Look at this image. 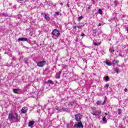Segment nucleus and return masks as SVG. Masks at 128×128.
Listing matches in <instances>:
<instances>
[{
	"label": "nucleus",
	"instance_id": "obj_1",
	"mask_svg": "<svg viewBox=\"0 0 128 128\" xmlns=\"http://www.w3.org/2000/svg\"><path fill=\"white\" fill-rule=\"evenodd\" d=\"M60 31L56 29L54 30L52 32V38H58L60 36Z\"/></svg>",
	"mask_w": 128,
	"mask_h": 128
},
{
	"label": "nucleus",
	"instance_id": "obj_2",
	"mask_svg": "<svg viewBox=\"0 0 128 128\" xmlns=\"http://www.w3.org/2000/svg\"><path fill=\"white\" fill-rule=\"evenodd\" d=\"M10 122H14V120H18V114H16V116H14V114L12 113H10L8 115V118Z\"/></svg>",
	"mask_w": 128,
	"mask_h": 128
},
{
	"label": "nucleus",
	"instance_id": "obj_3",
	"mask_svg": "<svg viewBox=\"0 0 128 128\" xmlns=\"http://www.w3.org/2000/svg\"><path fill=\"white\" fill-rule=\"evenodd\" d=\"M46 64V61H42V62H38L37 64V66H40V68H42V66H44Z\"/></svg>",
	"mask_w": 128,
	"mask_h": 128
},
{
	"label": "nucleus",
	"instance_id": "obj_4",
	"mask_svg": "<svg viewBox=\"0 0 128 128\" xmlns=\"http://www.w3.org/2000/svg\"><path fill=\"white\" fill-rule=\"evenodd\" d=\"M74 126H76L77 128H84V126L82 125V122H78V123L74 125Z\"/></svg>",
	"mask_w": 128,
	"mask_h": 128
},
{
	"label": "nucleus",
	"instance_id": "obj_5",
	"mask_svg": "<svg viewBox=\"0 0 128 128\" xmlns=\"http://www.w3.org/2000/svg\"><path fill=\"white\" fill-rule=\"evenodd\" d=\"M28 110V108L26 106L23 107L21 110L22 114H26Z\"/></svg>",
	"mask_w": 128,
	"mask_h": 128
},
{
	"label": "nucleus",
	"instance_id": "obj_6",
	"mask_svg": "<svg viewBox=\"0 0 128 128\" xmlns=\"http://www.w3.org/2000/svg\"><path fill=\"white\" fill-rule=\"evenodd\" d=\"M28 38H18V42H28Z\"/></svg>",
	"mask_w": 128,
	"mask_h": 128
},
{
	"label": "nucleus",
	"instance_id": "obj_7",
	"mask_svg": "<svg viewBox=\"0 0 128 128\" xmlns=\"http://www.w3.org/2000/svg\"><path fill=\"white\" fill-rule=\"evenodd\" d=\"M60 74H62V71H59L56 74V76H55L56 78H60Z\"/></svg>",
	"mask_w": 128,
	"mask_h": 128
},
{
	"label": "nucleus",
	"instance_id": "obj_8",
	"mask_svg": "<svg viewBox=\"0 0 128 128\" xmlns=\"http://www.w3.org/2000/svg\"><path fill=\"white\" fill-rule=\"evenodd\" d=\"M76 116V120L77 122H79V120H80V118H82V117L80 116V114H77L75 116Z\"/></svg>",
	"mask_w": 128,
	"mask_h": 128
},
{
	"label": "nucleus",
	"instance_id": "obj_9",
	"mask_svg": "<svg viewBox=\"0 0 128 128\" xmlns=\"http://www.w3.org/2000/svg\"><path fill=\"white\" fill-rule=\"evenodd\" d=\"M96 108L95 107H92V110H91V114H92L93 116H94V114H96Z\"/></svg>",
	"mask_w": 128,
	"mask_h": 128
},
{
	"label": "nucleus",
	"instance_id": "obj_10",
	"mask_svg": "<svg viewBox=\"0 0 128 128\" xmlns=\"http://www.w3.org/2000/svg\"><path fill=\"white\" fill-rule=\"evenodd\" d=\"M101 114H102V111H100V110H96V114H94L96 116H100Z\"/></svg>",
	"mask_w": 128,
	"mask_h": 128
},
{
	"label": "nucleus",
	"instance_id": "obj_11",
	"mask_svg": "<svg viewBox=\"0 0 128 128\" xmlns=\"http://www.w3.org/2000/svg\"><path fill=\"white\" fill-rule=\"evenodd\" d=\"M44 20H47V22H50V18L49 16H48L46 14H45L44 16Z\"/></svg>",
	"mask_w": 128,
	"mask_h": 128
},
{
	"label": "nucleus",
	"instance_id": "obj_12",
	"mask_svg": "<svg viewBox=\"0 0 128 128\" xmlns=\"http://www.w3.org/2000/svg\"><path fill=\"white\" fill-rule=\"evenodd\" d=\"M102 122L104 124H106V122H108V120H106V116L103 117L102 119Z\"/></svg>",
	"mask_w": 128,
	"mask_h": 128
},
{
	"label": "nucleus",
	"instance_id": "obj_13",
	"mask_svg": "<svg viewBox=\"0 0 128 128\" xmlns=\"http://www.w3.org/2000/svg\"><path fill=\"white\" fill-rule=\"evenodd\" d=\"M34 124V121H30L29 122L28 126L32 127V126Z\"/></svg>",
	"mask_w": 128,
	"mask_h": 128
},
{
	"label": "nucleus",
	"instance_id": "obj_14",
	"mask_svg": "<svg viewBox=\"0 0 128 128\" xmlns=\"http://www.w3.org/2000/svg\"><path fill=\"white\" fill-rule=\"evenodd\" d=\"M106 104V100H104L102 103V101H98L97 102V104Z\"/></svg>",
	"mask_w": 128,
	"mask_h": 128
},
{
	"label": "nucleus",
	"instance_id": "obj_15",
	"mask_svg": "<svg viewBox=\"0 0 128 128\" xmlns=\"http://www.w3.org/2000/svg\"><path fill=\"white\" fill-rule=\"evenodd\" d=\"M104 78L106 82H108V80H110V78L108 77V76H106Z\"/></svg>",
	"mask_w": 128,
	"mask_h": 128
},
{
	"label": "nucleus",
	"instance_id": "obj_16",
	"mask_svg": "<svg viewBox=\"0 0 128 128\" xmlns=\"http://www.w3.org/2000/svg\"><path fill=\"white\" fill-rule=\"evenodd\" d=\"M118 70H120V69H118V68H114V72H116V74H118Z\"/></svg>",
	"mask_w": 128,
	"mask_h": 128
},
{
	"label": "nucleus",
	"instance_id": "obj_17",
	"mask_svg": "<svg viewBox=\"0 0 128 128\" xmlns=\"http://www.w3.org/2000/svg\"><path fill=\"white\" fill-rule=\"evenodd\" d=\"M13 92H14V94H18V89H13Z\"/></svg>",
	"mask_w": 128,
	"mask_h": 128
},
{
	"label": "nucleus",
	"instance_id": "obj_18",
	"mask_svg": "<svg viewBox=\"0 0 128 128\" xmlns=\"http://www.w3.org/2000/svg\"><path fill=\"white\" fill-rule=\"evenodd\" d=\"M56 110H58L59 112H62V108L60 107H58L56 108Z\"/></svg>",
	"mask_w": 128,
	"mask_h": 128
},
{
	"label": "nucleus",
	"instance_id": "obj_19",
	"mask_svg": "<svg viewBox=\"0 0 128 128\" xmlns=\"http://www.w3.org/2000/svg\"><path fill=\"white\" fill-rule=\"evenodd\" d=\"M118 60H114L112 61L113 64H118Z\"/></svg>",
	"mask_w": 128,
	"mask_h": 128
},
{
	"label": "nucleus",
	"instance_id": "obj_20",
	"mask_svg": "<svg viewBox=\"0 0 128 128\" xmlns=\"http://www.w3.org/2000/svg\"><path fill=\"white\" fill-rule=\"evenodd\" d=\"M98 13L100 14H102V9H99L98 10Z\"/></svg>",
	"mask_w": 128,
	"mask_h": 128
},
{
	"label": "nucleus",
	"instance_id": "obj_21",
	"mask_svg": "<svg viewBox=\"0 0 128 128\" xmlns=\"http://www.w3.org/2000/svg\"><path fill=\"white\" fill-rule=\"evenodd\" d=\"M48 84H54V82H53L52 80H48Z\"/></svg>",
	"mask_w": 128,
	"mask_h": 128
},
{
	"label": "nucleus",
	"instance_id": "obj_22",
	"mask_svg": "<svg viewBox=\"0 0 128 128\" xmlns=\"http://www.w3.org/2000/svg\"><path fill=\"white\" fill-rule=\"evenodd\" d=\"M62 111L63 112H68V108H62Z\"/></svg>",
	"mask_w": 128,
	"mask_h": 128
},
{
	"label": "nucleus",
	"instance_id": "obj_23",
	"mask_svg": "<svg viewBox=\"0 0 128 128\" xmlns=\"http://www.w3.org/2000/svg\"><path fill=\"white\" fill-rule=\"evenodd\" d=\"M84 25H81L77 26V28H84Z\"/></svg>",
	"mask_w": 128,
	"mask_h": 128
},
{
	"label": "nucleus",
	"instance_id": "obj_24",
	"mask_svg": "<svg viewBox=\"0 0 128 128\" xmlns=\"http://www.w3.org/2000/svg\"><path fill=\"white\" fill-rule=\"evenodd\" d=\"M82 18H83L82 16H80L78 17V20H79V22L82 20Z\"/></svg>",
	"mask_w": 128,
	"mask_h": 128
},
{
	"label": "nucleus",
	"instance_id": "obj_25",
	"mask_svg": "<svg viewBox=\"0 0 128 128\" xmlns=\"http://www.w3.org/2000/svg\"><path fill=\"white\" fill-rule=\"evenodd\" d=\"M118 114H122V110H120V109H118Z\"/></svg>",
	"mask_w": 128,
	"mask_h": 128
},
{
	"label": "nucleus",
	"instance_id": "obj_26",
	"mask_svg": "<svg viewBox=\"0 0 128 128\" xmlns=\"http://www.w3.org/2000/svg\"><path fill=\"white\" fill-rule=\"evenodd\" d=\"M106 64L110 66H112V63H110L108 62H106Z\"/></svg>",
	"mask_w": 128,
	"mask_h": 128
},
{
	"label": "nucleus",
	"instance_id": "obj_27",
	"mask_svg": "<svg viewBox=\"0 0 128 128\" xmlns=\"http://www.w3.org/2000/svg\"><path fill=\"white\" fill-rule=\"evenodd\" d=\"M62 66L64 68H68V66L65 64H63Z\"/></svg>",
	"mask_w": 128,
	"mask_h": 128
},
{
	"label": "nucleus",
	"instance_id": "obj_28",
	"mask_svg": "<svg viewBox=\"0 0 128 128\" xmlns=\"http://www.w3.org/2000/svg\"><path fill=\"white\" fill-rule=\"evenodd\" d=\"M92 30L94 32V34H96V29H93Z\"/></svg>",
	"mask_w": 128,
	"mask_h": 128
},
{
	"label": "nucleus",
	"instance_id": "obj_29",
	"mask_svg": "<svg viewBox=\"0 0 128 128\" xmlns=\"http://www.w3.org/2000/svg\"><path fill=\"white\" fill-rule=\"evenodd\" d=\"M55 14L56 16H60V12H56Z\"/></svg>",
	"mask_w": 128,
	"mask_h": 128
},
{
	"label": "nucleus",
	"instance_id": "obj_30",
	"mask_svg": "<svg viewBox=\"0 0 128 128\" xmlns=\"http://www.w3.org/2000/svg\"><path fill=\"white\" fill-rule=\"evenodd\" d=\"M72 104H74V102H71L69 103V106H72Z\"/></svg>",
	"mask_w": 128,
	"mask_h": 128
},
{
	"label": "nucleus",
	"instance_id": "obj_31",
	"mask_svg": "<svg viewBox=\"0 0 128 128\" xmlns=\"http://www.w3.org/2000/svg\"><path fill=\"white\" fill-rule=\"evenodd\" d=\"M105 86H106V88H108V86H109L108 84H106Z\"/></svg>",
	"mask_w": 128,
	"mask_h": 128
},
{
	"label": "nucleus",
	"instance_id": "obj_32",
	"mask_svg": "<svg viewBox=\"0 0 128 128\" xmlns=\"http://www.w3.org/2000/svg\"><path fill=\"white\" fill-rule=\"evenodd\" d=\"M94 46H98V44L96 42H94Z\"/></svg>",
	"mask_w": 128,
	"mask_h": 128
},
{
	"label": "nucleus",
	"instance_id": "obj_33",
	"mask_svg": "<svg viewBox=\"0 0 128 128\" xmlns=\"http://www.w3.org/2000/svg\"><path fill=\"white\" fill-rule=\"evenodd\" d=\"M109 52H114V50H111L110 49L109 50Z\"/></svg>",
	"mask_w": 128,
	"mask_h": 128
},
{
	"label": "nucleus",
	"instance_id": "obj_34",
	"mask_svg": "<svg viewBox=\"0 0 128 128\" xmlns=\"http://www.w3.org/2000/svg\"><path fill=\"white\" fill-rule=\"evenodd\" d=\"M18 2H23L24 0H16Z\"/></svg>",
	"mask_w": 128,
	"mask_h": 128
},
{
	"label": "nucleus",
	"instance_id": "obj_35",
	"mask_svg": "<svg viewBox=\"0 0 128 128\" xmlns=\"http://www.w3.org/2000/svg\"><path fill=\"white\" fill-rule=\"evenodd\" d=\"M124 91L126 92H128V88H126L124 90Z\"/></svg>",
	"mask_w": 128,
	"mask_h": 128
},
{
	"label": "nucleus",
	"instance_id": "obj_36",
	"mask_svg": "<svg viewBox=\"0 0 128 128\" xmlns=\"http://www.w3.org/2000/svg\"><path fill=\"white\" fill-rule=\"evenodd\" d=\"M84 34L82 33V34L81 35V36H84Z\"/></svg>",
	"mask_w": 128,
	"mask_h": 128
},
{
	"label": "nucleus",
	"instance_id": "obj_37",
	"mask_svg": "<svg viewBox=\"0 0 128 128\" xmlns=\"http://www.w3.org/2000/svg\"><path fill=\"white\" fill-rule=\"evenodd\" d=\"M73 28H76V26H73Z\"/></svg>",
	"mask_w": 128,
	"mask_h": 128
},
{
	"label": "nucleus",
	"instance_id": "obj_38",
	"mask_svg": "<svg viewBox=\"0 0 128 128\" xmlns=\"http://www.w3.org/2000/svg\"><path fill=\"white\" fill-rule=\"evenodd\" d=\"M66 6H68V8H70V4H67Z\"/></svg>",
	"mask_w": 128,
	"mask_h": 128
},
{
	"label": "nucleus",
	"instance_id": "obj_39",
	"mask_svg": "<svg viewBox=\"0 0 128 128\" xmlns=\"http://www.w3.org/2000/svg\"><path fill=\"white\" fill-rule=\"evenodd\" d=\"M120 56H122V55L121 54H119Z\"/></svg>",
	"mask_w": 128,
	"mask_h": 128
},
{
	"label": "nucleus",
	"instance_id": "obj_40",
	"mask_svg": "<svg viewBox=\"0 0 128 128\" xmlns=\"http://www.w3.org/2000/svg\"><path fill=\"white\" fill-rule=\"evenodd\" d=\"M60 6H63L64 4L62 2L60 3Z\"/></svg>",
	"mask_w": 128,
	"mask_h": 128
},
{
	"label": "nucleus",
	"instance_id": "obj_41",
	"mask_svg": "<svg viewBox=\"0 0 128 128\" xmlns=\"http://www.w3.org/2000/svg\"><path fill=\"white\" fill-rule=\"evenodd\" d=\"M102 26V24L100 23L99 24H98V26Z\"/></svg>",
	"mask_w": 128,
	"mask_h": 128
},
{
	"label": "nucleus",
	"instance_id": "obj_42",
	"mask_svg": "<svg viewBox=\"0 0 128 128\" xmlns=\"http://www.w3.org/2000/svg\"><path fill=\"white\" fill-rule=\"evenodd\" d=\"M24 62H25L26 64H28V61H25Z\"/></svg>",
	"mask_w": 128,
	"mask_h": 128
},
{
	"label": "nucleus",
	"instance_id": "obj_43",
	"mask_svg": "<svg viewBox=\"0 0 128 128\" xmlns=\"http://www.w3.org/2000/svg\"><path fill=\"white\" fill-rule=\"evenodd\" d=\"M105 115H106V116H108V113L106 112V113H105Z\"/></svg>",
	"mask_w": 128,
	"mask_h": 128
},
{
	"label": "nucleus",
	"instance_id": "obj_44",
	"mask_svg": "<svg viewBox=\"0 0 128 128\" xmlns=\"http://www.w3.org/2000/svg\"><path fill=\"white\" fill-rule=\"evenodd\" d=\"M42 16H44V13H42Z\"/></svg>",
	"mask_w": 128,
	"mask_h": 128
},
{
	"label": "nucleus",
	"instance_id": "obj_45",
	"mask_svg": "<svg viewBox=\"0 0 128 128\" xmlns=\"http://www.w3.org/2000/svg\"><path fill=\"white\" fill-rule=\"evenodd\" d=\"M92 2H94V0H92Z\"/></svg>",
	"mask_w": 128,
	"mask_h": 128
}]
</instances>
